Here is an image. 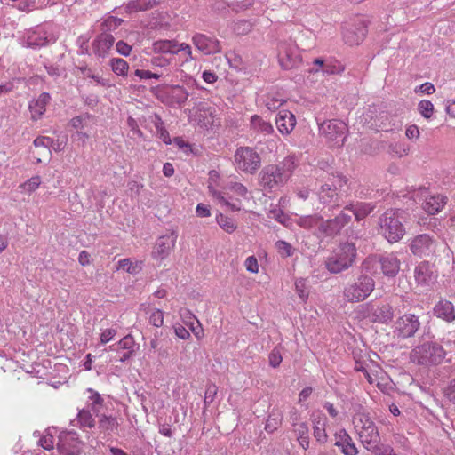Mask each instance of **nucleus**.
Here are the masks:
<instances>
[{
    "mask_svg": "<svg viewBox=\"0 0 455 455\" xmlns=\"http://www.w3.org/2000/svg\"><path fill=\"white\" fill-rule=\"evenodd\" d=\"M353 425L363 446L371 455H396L390 445L381 443L379 429L369 412L358 411L353 417Z\"/></svg>",
    "mask_w": 455,
    "mask_h": 455,
    "instance_id": "f257e3e1",
    "label": "nucleus"
},
{
    "mask_svg": "<svg viewBox=\"0 0 455 455\" xmlns=\"http://www.w3.org/2000/svg\"><path fill=\"white\" fill-rule=\"evenodd\" d=\"M296 167V159L293 156H286L276 164H268L259 173L260 185L270 191L277 190L287 183Z\"/></svg>",
    "mask_w": 455,
    "mask_h": 455,
    "instance_id": "f03ea898",
    "label": "nucleus"
},
{
    "mask_svg": "<svg viewBox=\"0 0 455 455\" xmlns=\"http://www.w3.org/2000/svg\"><path fill=\"white\" fill-rule=\"evenodd\" d=\"M403 220L402 211L387 210L379 218V231L389 243H396L403 237L406 232Z\"/></svg>",
    "mask_w": 455,
    "mask_h": 455,
    "instance_id": "7ed1b4c3",
    "label": "nucleus"
},
{
    "mask_svg": "<svg viewBox=\"0 0 455 455\" xmlns=\"http://www.w3.org/2000/svg\"><path fill=\"white\" fill-rule=\"evenodd\" d=\"M356 258V247L353 243H341L326 260L327 269L333 274H339L348 269Z\"/></svg>",
    "mask_w": 455,
    "mask_h": 455,
    "instance_id": "20e7f679",
    "label": "nucleus"
},
{
    "mask_svg": "<svg viewBox=\"0 0 455 455\" xmlns=\"http://www.w3.org/2000/svg\"><path fill=\"white\" fill-rule=\"evenodd\" d=\"M445 355L446 352L442 346L427 342L412 349L410 358L419 365L431 366L440 364Z\"/></svg>",
    "mask_w": 455,
    "mask_h": 455,
    "instance_id": "39448f33",
    "label": "nucleus"
},
{
    "mask_svg": "<svg viewBox=\"0 0 455 455\" xmlns=\"http://www.w3.org/2000/svg\"><path fill=\"white\" fill-rule=\"evenodd\" d=\"M374 288L375 281L373 278L367 275H361L354 283L345 287L343 296L348 302H361L371 294Z\"/></svg>",
    "mask_w": 455,
    "mask_h": 455,
    "instance_id": "423d86ee",
    "label": "nucleus"
},
{
    "mask_svg": "<svg viewBox=\"0 0 455 455\" xmlns=\"http://www.w3.org/2000/svg\"><path fill=\"white\" fill-rule=\"evenodd\" d=\"M358 312L362 317L372 323H388L394 318L393 307L384 302H369L359 307Z\"/></svg>",
    "mask_w": 455,
    "mask_h": 455,
    "instance_id": "0eeeda50",
    "label": "nucleus"
},
{
    "mask_svg": "<svg viewBox=\"0 0 455 455\" xmlns=\"http://www.w3.org/2000/svg\"><path fill=\"white\" fill-rule=\"evenodd\" d=\"M234 164L236 170L253 174L260 167L261 158L254 148L240 147L235 152Z\"/></svg>",
    "mask_w": 455,
    "mask_h": 455,
    "instance_id": "6e6552de",
    "label": "nucleus"
},
{
    "mask_svg": "<svg viewBox=\"0 0 455 455\" xmlns=\"http://www.w3.org/2000/svg\"><path fill=\"white\" fill-rule=\"evenodd\" d=\"M69 125L75 130L71 133L72 141L79 146H84L91 137L92 131L96 125V118L88 113H84L73 117Z\"/></svg>",
    "mask_w": 455,
    "mask_h": 455,
    "instance_id": "1a4fd4ad",
    "label": "nucleus"
},
{
    "mask_svg": "<svg viewBox=\"0 0 455 455\" xmlns=\"http://www.w3.org/2000/svg\"><path fill=\"white\" fill-rule=\"evenodd\" d=\"M225 189L230 190L234 195L237 196L235 200L227 199L221 192L213 188L212 185H209V190L212 197L220 204L222 207L230 211H239L241 209L240 199L247 198L248 190L242 183L234 182L229 183L225 187Z\"/></svg>",
    "mask_w": 455,
    "mask_h": 455,
    "instance_id": "9d476101",
    "label": "nucleus"
},
{
    "mask_svg": "<svg viewBox=\"0 0 455 455\" xmlns=\"http://www.w3.org/2000/svg\"><path fill=\"white\" fill-rule=\"evenodd\" d=\"M378 262L380 264L385 276L394 277L400 270L401 261L395 252L381 255L378 260L375 256L368 257L363 263V268L367 272H371V268Z\"/></svg>",
    "mask_w": 455,
    "mask_h": 455,
    "instance_id": "9b49d317",
    "label": "nucleus"
},
{
    "mask_svg": "<svg viewBox=\"0 0 455 455\" xmlns=\"http://www.w3.org/2000/svg\"><path fill=\"white\" fill-rule=\"evenodd\" d=\"M319 131L331 143V147L339 148L344 144L347 126L344 122L334 119L319 124Z\"/></svg>",
    "mask_w": 455,
    "mask_h": 455,
    "instance_id": "f8f14e48",
    "label": "nucleus"
},
{
    "mask_svg": "<svg viewBox=\"0 0 455 455\" xmlns=\"http://www.w3.org/2000/svg\"><path fill=\"white\" fill-rule=\"evenodd\" d=\"M278 61L283 69L297 68L302 62L299 50L292 41L281 42L278 45Z\"/></svg>",
    "mask_w": 455,
    "mask_h": 455,
    "instance_id": "ddd939ff",
    "label": "nucleus"
},
{
    "mask_svg": "<svg viewBox=\"0 0 455 455\" xmlns=\"http://www.w3.org/2000/svg\"><path fill=\"white\" fill-rule=\"evenodd\" d=\"M410 250L417 257H430L435 253L437 242L427 234L414 236L410 242Z\"/></svg>",
    "mask_w": 455,
    "mask_h": 455,
    "instance_id": "4468645a",
    "label": "nucleus"
},
{
    "mask_svg": "<svg viewBox=\"0 0 455 455\" xmlns=\"http://www.w3.org/2000/svg\"><path fill=\"white\" fill-rule=\"evenodd\" d=\"M420 326L419 317L413 314H405L400 316L394 325V333L400 339L414 336Z\"/></svg>",
    "mask_w": 455,
    "mask_h": 455,
    "instance_id": "2eb2a0df",
    "label": "nucleus"
},
{
    "mask_svg": "<svg viewBox=\"0 0 455 455\" xmlns=\"http://www.w3.org/2000/svg\"><path fill=\"white\" fill-rule=\"evenodd\" d=\"M57 450L62 455H79L82 442L75 431H62L59 435Z\"/></svg>",
    "mask_w": 455,
    "mask_h": 455,
    "instance_id": "dca6fc26",
    "label": "nucleus"
},
{
    "mask_svg": "<svg viewBox=\"0 0 455 455\" xmlns=\"http://www.w3.org/2000/svg\"><path fill=\"white\" fill-rule=\"evenodd\" d=\"M177 237L178 234L173 230L160 236L156 240L152 251L153 259L156 260H163L167 258L175 246Z\"/></svg>",
    "mask_w": 455,
    "mask_h": 455,
    "instance_id": "f3484780",
    "label": "nucleus"
},
{
    "mask_svg": "<svg viewBox=\"0 0 455 455\" xmlns=\"http://www.w3.org/2000/svg\"><path fill=\"white\" fill-rule=\"evenodd\" d=\"M351 219L352 216L350 212L348 210H345L344 208L343 211L334 219L322 222L321 228L323 229V234L326 235H334L339 234L341 229L351 221Z\"/></svg>",
    "mask_w": 455,
    "mask_h": 455,
    "instance_id": "a211bd4d",
    "label": "nucleus"
},
{
    "mask_svg": "<svg viewBox=\"0 0 455 455\" xmlns=\"http://www.w3.org/2000/svg\"><path fill=\"white\" fill-rule=\"evenodd\" d=\"M193 44L204 54H214L221 51L220 42L212 36L196 33L192 37Z\"/></svg>",
    "mask_w": 455,
    "mask_h": 455,
    "instance_id": "6ab92c4d",
    "label": "nucleus"
},
{
    "mask_svg": "<svg viewBox=\"0 0 455 455\" xmlns=\"http://www.w3.org/2000/svg\"><path fill=\"white\" fill-rule=\"evenodd\" d=\"M414 277L418 284L430 285L437 278V270L429 262L422 261L415 267Z\"/></svg>",
    "mask_w": 455,
    "mask_h": 455,
    "instance_id": "aec40b11",
    "label": "nucleus"
},
{
    "mask_svg": "<svg viewBox=\"0 0 455 455\" xmlns=\"http://www.w3.org/2000/svg\"><path fill=\"white\" fill-rule=\"evenodd\" d=\"M313 424V435L317 442L324 443L328 439L326 433L327 418L325 414L319 410L314 411L311 414Z\"/></svg>",
    "mask_w": 455,
    "mask_h": 455,
    "instance_id": "412c9836",
    "label": "nucleus"
},
{
    "mask_svg": "<svg viewBox=\"0 0 455 455\" xmlns=\"http://www.w3.org/2000/svg\"><path fill=\"white\" fill-rule=\"evenodd\" d=\"M114 43L115 38L110 33L101 32L92 42V52L97 57L105 58Z\"/></svg>",
    "mask_w": 455,
    "mask_h": 455,
    "instance_id": "4be33fe9",
    "label": "nucleus"
},
{
    "mask_svg": "<svg viewBox=\"0 0 455 455\" xmlns=\"http://www.w3.org/2000/svg\"><path fill=\"white\" fill-rule=\"evenodd\" d=\"M52 41L53 37L47 33L44 27H36L28 32L26 38L27 46L31 48L45 46Z\"/></svg>",
    "mask_w": 455,
    "mask_h": 455,
    "instance_id": "5701e85b",
    "label": "nucleus"
},
{
    "mask_svg": "<svg viewBox=\"0 0 455 455\" xmlns=\"http://www.w3.org/2000/svg\"><path fill=\"white\" fill-rule=\"evenodd\" d=\"M335 445L344 455H357L358 450L348 433L340 429L335 434Z\"/></svg>",
    "mask_w": 455,
    "mask_h": 455,
    "instance_id": "b1692460",
    "label": "nucleus"
},
{
    "mask_svg": "<svg viewBox=\"0 0 455 455\" xmlns=\"http://www.w3.org/2000/svg\"><path fill=\"white\" fill-rule=\"evenodd\" d=\"M276 127L282 134H290L296 125L295 116L288 110L279 111L276 120Z\"/></svg>",
    "mask_w": 455,
    "mask_h": 455,
    "instance_id": "393cba45",
    "label": "nucleus"
},
{
    "mask_svg": "<svg viewBox=\"0 0 455 455\" xmlns=\"http://www.w3.org/2000/svg\"><path fill=\"white\" fill-rule=\"evenodd\" d=\"M318 198L323 205L335 208L339 206V197L336 192V188L331 185L325 183L323 185L318 192Z\"/></svg>",
    "mask_w": 455,
    "mask_h": 455,
    "instance_id": "a878e982",
    "label": "nucleus"
},
{
    "mask_svg": "<svg viewBox=\"0 0 455 455\" xmlns=\"http://www.w3.org/2000/svg\"><path fill=\"white\" fill-rule=\"evenodd\" d=\"M434 315L447 323L455 321V309L453 304L446 299L439 300L434 307Z\"/></svg>",
    "mask_w": 455,
    "mask_h": 455,
    "instance_id": "bb28decb",
    "label": "nucleus"
},
{
    "mask_svg": "<svg viewBox=\"0 0 455 455\" xmlns=\"http://www.w3.org/2000/svg\"><path fill=\"white\" fill-rule=\"evenodd\" d=\"M50 100V94L48 92H42L38 98L30 101L28 108L32 119L37 120L44 115Z\"/></svg>",
    "mask_w": 455,
    "mask_h": 455,
    "instance_id": "cd10ccee",
    "label": "nucleus"
},
{
    "mask_svg": "<svg viewBox=\"0 0 455 455\" xmlns=\"http://www.w3.org/2000/svg\"><path fill=\"white\" fill-rule=\"evenodd\" d=\"M291 221L295 222L298 226L305 229L318 228L322 234L323 229L321 228V224L322 222H325V220H323V218L317 214L305 216H299L296 214L294 219H291Z\"/></svg>",
    "mask_w": 455,
    "mask_h": 455,
    "instance_id": "c85d7f7f",
    "label": "nucleus"
},
{
    "mask_svg": "<svg viewBox=\"0 0 455 455\" xmlns=\"http://www.w3.org/2000/svg\"><path fill=\"white\" fill-rule=\"evenodd\" d=\"M375 206L370 203L357 202L356 204H349L345 206V210H348L355 216V220L360 221L367 217Z\"/></svg>",
    "mask_w": 455,
    "mask_h": 455,
    "instance_id": "c756f323",
    "label": "nucleus"
},
{
    "mask_svg": "<svg viewBox=\"0 0 455 455\" xmlns=\"http://www.w3.org/2000/svg\"><path fill=\"white\" fill-rule=\"evenodd\" d=\"M446 204V197L443 195L436 194L429 196L426 198L423 208L432 215L436 214Z\"/></svg>",
    "mask_w": 455,
    "mask_h": 455,
    "instance_id": "7c9ffc66",
    "label": "nucleus"
},
{
    "mask_svg": "<svg viewBox=\"0 0 455 455\" xmlns=\"http://www.w3.org/2000/svg\"><path fill=\"white\" fill-rule=\"evenodd\" d=\"M179 43L176 40H157L152 44V50L156 53L176 54L179 52Z\"/></svg>",
    "mask_w": 455,
    "mask_h": 455,
    "instance_id": "2f4dec72",
    "label": "nucleus"
},
{
    "mask_svg": "<svg viewBox=\"0 0 455 455\" xmlns=\"http://www.w3.org/2000/svg\"><path fill=\"white\" fill-rule=\"evenodd\" d=\"M157 4L156 0H129L125 5L127 12H138L152 9Z\"/></svg>",
    "mask_w": 455,
    "mask_h": 455,
    "instance_id": "473e14b6",
    "label": "nucleus"
},
{
    "mask_svg": "<svg viewBox=\"0 0 455 455\" xmlns=\"http://www.w3.org/2000/svg\"><path fill=\"white\" fill-rule=\"evenodd\" d=\"M140 310L145 312L146 314H149V323L156 326L161 327L164 323V312L160 309L154 308L149 309V306L146 304H141L140 306Z\"/></svg>",
    "mask_w": 455,
    "mask_h": 455,
    "instance_id": "72a5a7b5",
    "label": "nucleus"
},
{
    "mask_svg": "<svg viewBox=\"0 0 455 455\" xmlns=\"http://www.w3.org/2000/svg\"><path fill=\"white\" fill-rule=\"evenodd\" d=\"M251 128L264 134H270L274 131L273 125L269 122L263 120L257 115L251 117Z\"/></svg>",
    "mask_w": 455,
    "mask_h": 455,
    "instance_id": "f704fd0d",
    "label": "nucleus"
},
{
    "mask_svg": "<svg viewBox=\"0 0 455 455\" xmlns=\"http://www.w3.org/2000/svg\"><path fill=\"white\" fill-rule=\"evenodd\" d=\"M366 33H367V30H366L365 26H361L357 29L356 32H355L351 29H347L344 32V39H345L346 43H347L351 45L359 44L365 37Z\"/></svg>",
    "mask_w": 455,
    "mask_h": 455,
    "instance_id": "c9c22d12",
    "label": "nucleus"
},
{
    "mask_svg": "<svg viewBox=\"0 0 455 455\" xmlns=\"http://www.w3.org/2000/svg\"><path fill=\"white\" fill-rule=\"evenodd\" d=\"M92 410L87 409V408H84V409H82L79 411L76 420L77 421V425L80 427L91 428V427H94L95 420H94L93 414L92 413Z\"/></svg>",
    "mask_w": 455,
    "mask_h": 455,
    "instance_id": "e433bc0d",
    "label": "nucleus"
},
{
    "mask_svg": "<svg viewBox=\"0 0 455 455\" xmlns=\"http://www.w3.org/2000/svg\"><path fill=\"white\" fill-rule=\"evenodd\" d=\"M295 291L303 303H306L309 296V282L307 278H298L295 281Z\"/></svg>",
    "mask_w": 455,
    "mask_h": 455,
    "instance_id": "4c0bfd02",
    "label": "nucleus"
},
{
    "mask_svg": "<svg viewBox=\"0 0 455 455\" xmlns=\"http://www.w3.org/2000/svg\"><path fill=\"white\" fill-rule=\"evenodd\" d=\"M143 263L141 261L132 262L129 259H120L118 261V269H123L130 274H138L142 270Z\"/></svg>",
    "mask_w": 455,
    "mask_h": 455,
    "instance_id": "58836bf2",
    "label": "nucleus"
},
{
    "mask_svg": "<svg viewBox=\"0 0 455 455\" xmlns=\"http://www.w3.org/2000/svg\"><path fill=\"white\" fill-rule=\"evenodd\" d=\"M216 221L219 226L228 234L234 233L237 228L235 221L232 218L227 217L222 213H219L216 216Z\"/></svg>",
    "mask_w": 455,
    "mask_h": 455,
    "instance_id": "ea45409f",
    "label": "nucleus"
},
{
    "mask_svg": "<svg viewBox=\"0 0 455 455\" xmlns=\"http://www.w3.org/2000/svg\"><path fill=\"white\" fill-rule=\"evenodd\" d=\"M89 392L91 393V395L89 396L86 408L92 410L93 414L98 415L102 407L103 399L99 393L94 392L92 389H89Z\"/></svg>",
    "mask_w": 455,
    "mask_h": 455,
    "instance_id": "a19ab883",
    "label": "nucleus"
},
{
    "mask_svg": "<svg viewBox=\"0 0 455 455\" xmlns=\"http://www.w3.org/2000/svg\"><path fill=\"white\" fill-rule=\"evenodd\" d=\"M110 67L112 71L121 76L127 75L129 65L126 60L121 58H114L110 60Z\"/></svg>",
    "mask_w": 455,
    "mask_h": 455,
    "instance_id": "79ce46f5",
    "label": "nucleus"
},
{
    "mask_svg": "<svg viewBox=\"0 0 455 455\" xmlns=\"http://www.w3.org/2000/svg\"><path fill=\"white\" fill-rule=\"evenodd\" d=\"M284 102L285 100L279 93H269L266 99V107L274 111L278 109Z\"/></svg>",
    "mask_w": 455,
    "mask_h": 455,
    "instance_id": "37998d69",
    "label": "nucleus"
},
{
    "mask_svg": "<svg viewBox=\"0 0 455 455\" xmlns=\"http://www.w3.org/2000/svg\"><path fill=\"white\" fill-rule=\"evenodd\" d=\"M342 71H344V66L336 60H327L324 64V68H323V74L326 75L339 74Z\"/></svg>",
    "mask_w": 455,
    "mask_h": 455,
    "instance_id": "c03bdc74",
    "label": "nucleus"
},
{
    "mask_svg": "<svg viewBox=\"0 0 455 455\" xmlns=\"http://www.w3.org/2000/svg\"><path fill=\"white\" fill-rule=\"evenodd\" d=\"M389 151L394 156L403 157L408 155L409 147L403 142H395L390 144Z\"/></svg>",
    "mask_w": 455,
    "mask_h": 455,
    "instance_id": "a18cd8bd",
    "label": "nucleus"
},
{
    "mask_svg": "<svg viewBox=\"0 0 455 455\" xmlns=\"http://www.w3.org/2000/svg\"><path fill=\"white\" fill-rule=\"evenodd\" d=\"M41 182V178L39 176H34L20 184V188L23 189V191L30 194L40 187Z\"/></svg>",
    "mask_w": 455,
    "mask_h": 455,
    "instance_id": "49530a36",
    "label": "nucleus"
},
{
    "mask_svg": "<svg viewBox=\"0 0 455 455\" xmlns=\"http://www.w3.org/2000/svg\"><path fill=\"white\" fill-rule=\"evenodd\" d=\"M275 248L278 251V253L283 257V258H288V257H291L293 255L294 253V249L293 247L291 246V244H290L289 243L283 241V240H279L275 243Z\"/></svg>",
    "mask_w": 455,
    "mask_h": 455,
    "instance_id": "de8ad7c7",
    "label": "nucleus"
},
{
    "mask_svg": "<svg viewBox=\"0 0 455 455\" xmlns=\"http://www.w3.org/2000/svg\"><path fill=\"white\" fill-rule=\"evenodd\" d=\"M418 110L423 117L428 119L434 113V105L430 100H422L418 104Z\"/></svg>",
    "mask_w": 455,
    "mask_h": 455,
    "instance_id": "09e8293b",
    "label": "nucleus"
},
{
    "mask_svg": "<svg viewBox=\"0 0 455 455\" xmlns=\"http://www.w3.org/2000/svg\"><path fill=\"white\" fill-rule=\"evenodd\" d=\"M268 217L275 219L279 223L285 225L287 227L291 226V219L284 214V212L277 208L272 209L269 211Z\"/></svg>",
    "mask_w": 455,
    "mask_h": 455,
    "instance_id": "8fccbe9b",
    "label": "nucleus"
},
{
    "mask_svg": "<svg viewBox=\"0 0 455 455\" xmlns=\"http://www.w3.org/2000/svg\"><path fill=\"white\" fill-rule=\"evenodd\" d=\"M123 22L122 19L109 16L101 23L102 32L109 33L108 31L117 28Z\"/></svg>",
    "mask_w": 455,
    "mask_h": 455,
    "instance_id": "3c124183",
    "label": "nucleus"
},
{
    "mask_svg": "<svg viewBox=\"0 0 455 455\" xmlns=\"http://www.w3.org/2000/svg\"><path fill=\"white\" fill-rule=\"evenodd\" d=\"M172 95L176 102L180 105L185 103L188 98V92L181 86H174L172 91Z\"/></svg>",
    "mask_w": 455,
    "mask_h": 455,
    "instance_id": "603ef678",
    "label": "nucleus"
},
{
    "mask_svg": "<svg viewBox=\"0 0 455 455\" xmlns=\"http://www.w3.org/2000/svg\"><path fill=\"white\" fill-rule=\"evenodd\" d=\"M155 125L158 132V137L163 140V142L166 145L171 144L172 140L170 138L169 132L163 127V123L157 116H156Z\"/></svg>",
    "mask_w": 455,
    "mask_h": 455,
    "instance_id": "864d4df0",
    "label": "nucleus"
},
{
    "mask_svg": "<svg viewBox=\"0 0 455 455\" xmlns=\"http://www.w3.org/2000/svg\"><path fill=\"white\" fill-rule=\"evenodd\" d=\"M52 143H53V140L44 136L36 138L33 142L36 148H42L48 155L51 154L50 146Z\"/></svg>",
    "mask_w": 455,
    "mask_h": 455,
    "instance_id": "5fc2aeb1",
    "label": "nucleus"
},
{
    "mask_svg": "<svg viewBox=\"0 0 455 455\" xmlns=\"http://www.w3.org/2000/svg\"><path fill=\"white\" fill-rule=\"evenodd\" d=\"M251 29V24L247 20H238L235 23L233 30L237 35H245Z\"/></svg>",
    "mask_w": 455,
    "mask_h": 455,
    "instance_id": "6e6d98bb",
    "label": "nucleus"
},
{
    "mask_svg": "<svg viewBox=\"0 0 455 455\" xmlns=\"http://www.w3.org/2000/svg\"><path fill=\"white\" fill-rule=\"evenodd\" d=\"M100 427L103 430H113L116 427V419L112 417L101 416L99 419Z\"/></svg>",
    "mask_w": 455,
    "mask_h": 455,
    "instance_id": "4d7b16f0",
    "label": "nucleus"
},
{
    "mask_svg": "<svg viewBox=\"0 0 455 455\" xmlns=\"http://www.w3.org/2000/svg\"><path fill=\"white\" fill-rule=\"evenodd\" d=\"M244 267L251 274L259 273V266L255 256H249L244 261Z\"/></svg>",
    "mask_w": 455,
    "mask_h": 455,
    "instance_id": "13d9d810",
    "label": "nucleus"
},
{
    "mask_svg": "<svg viewBox=\"0 0 455 455\" xmlns=\"http://www.w3.org/2000/svg\"><path fill=\"white\" fill-rule=\"evenodd\" d=\"M117 346L127 351H134L135 342L131 335H127L118 341Z\"/></svg>",
    "mask_w": 455,
    "mask_h": 455,
    "instance_id": "bf43d9fd",
    "label": "nucleus"
},
{
    "mask_svg": "<svg viewBox=\"0 0 455 455\" xmlns=\"http://www.w3.org/2000/svg\"><path fill=\"white\" fill-rule=\"evenodd\" d=\"M283 357L279 348H274L269 354V364L273 368H276L282 363Z\"/></svg>",
    "mask_w": 455,
    "mask_h": 455,
    "instance_id": "052dcab7",
    "label": "nucleus"
},
{
    "mask_svg": "<svg viewBox=\"0 0 455 455\" xmlns=\"http://www.w3.org/2000/svg\"><path fill=\"white\" fill-rule=\"evenodd\" d=\"M38 443L44 450H52L54 447V439L51 433L44 435Z\"/></svg>",
    "mask_w": 455,
    "mask_h": 455,
    "instance_id": "680f3d73",
    "label": "nucleus"
},
{
    "mask_svg": "<svg viewBox=\"0 0 455 455\" xmlns=\"http://www.w3.org/2000/svg\"><path fill=\"white\" fill-rule=\"evenodd\" d=\"M116 334V330L114 328H107L101 331L100 333V343L107 344L111 341Z\"/></svg>",
    "mask_w": 455,
    "mask_h": 455,
    "instance_id": "e2e57ef3",
    "label": "nucleus"
},
{
    "mask_svg": "<svg viewBox=\"0 0 455 455\" xmlns=\"http://www.w3.org/2000/svg\"><path fill=\"white\" fill-rule=\"evenodd\" d=\"M134 75L141 80H146V79H150V78L159 79L161 77V75H159L157 73H153L149 70H145V69H136L134 72Z\"/></svg>",
    "mask_w": 455,
    "mask_h": 455,
    "instance_id": "0e129e2a",
    "label": "nucleus"
},
{
    "mask_svg": "<svg viewBox=\"0 0 455 455\" xmlns=\"http://www.w3.org/2000/svg\"><path fill=\"white\" fill-rule=\"evenodd\" d=\"M444 396L455 404V379H451L444 389Z\"/></svg>",
    "mask_w": 455,
    "mask_h": 455,
    "instance_id": "69168bd1",
    "label": "nucleus"
},
{
    "mask_svg": "<svg viewBox=\"0 0 455 455\" xmlns=\"http://www.w3.org/2000/svg\"><path fill=\"white\" fill-rule=\"evenodd\" d=\"M217 387L214 384H210L206 387L205 395H204V403H210L213 401L216 394H217Z\"/></svg>",
    "mask_w": 455,
    "mask_h": 455,
    "instance_id": "338daca9",
    "label": "nucleus"
},
{
    "mask_svg": "<svg viewBox=\"0 0 455 455\" xmlns=\"http://www.w3.org/2000/svg\"><path fill=\"white\" fill-rule=\"evenodd\" d=\"M435 92V88L431 83H424L415 89V92H421L427 95L433 94Z\"/></svg>",
    "mask_w": 455,
    "mask_h": 455,
    "instance_id": "774afa93",
    "label": "nucleus"
}]
</instances>
